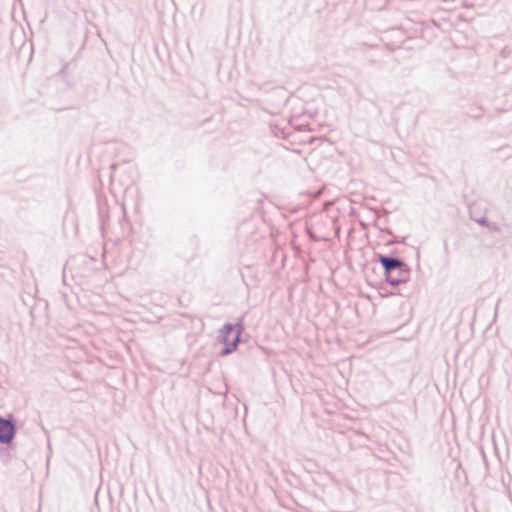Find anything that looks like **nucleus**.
<instances>
[{"label": "nucleus", "instance_id": "1", "mask_svg": "<svg viewBox=\"0 0 512 512\" xmlns=\"http://www.w3.org/2000/svg\"><path fill=\"white\" fill-rule=\"evenodd\" d=\"M17 433L16 422L13 417L0 416V444H8L13 441Z\"/></svg>", "mask_w": 512, "mask_h": 512}, {"label": "nucleus", "instance_id": "2", "mask_svg": "<svg viewBox=\"0 0 512 512\" xmlns=\"http://www.w3.org/2000/svg\"><path fill=\"white\" fill-rule=\"evenodd\" d=\"M236 328H237V324H235V325L232 323L224 324L223 327L219 331V336H218L219 342H224V341L230 340L229 337L236 330Z\"/></svg>", "mask_w": 512, "mask_h": 512}, {"label": "nucleus", "instance_id": "3", "mask_svg": "<svg viewBox=\"0 0 512 512\" xmlns=\"http://www.w3.org/2000/svg\"><path fill=\"white\" fill-rule=\"evenodd\" d=\"M380 263L383 265L386 271H391L394 268H397L401 265V262L394 258H388L385 256H380Z\"/></svg>", "mask_w": 512, "mask_h": 512}, {"label": "nucleus", "instance_id": "4", "mask_svg": "<svg viewBox=\"0 0 512 512\" xmlns=\"http://www.w3.org/2000/svg\"><path fill=\"white\" fill-rule=\"evenodd\" d=\"M244 330V327L241 323H238L237 324V328H236V333H235V336L233 337L231 341V344H232V347L236 348L238 347V344L241 342V334Z\"/></svg>", "mask_w": 512, "mask_h": 512}, {"label": "nucleus", "instance_id": "5", "mask_svg": "<svg viewBox=\"0 0 512 512\" xmlns=\"http://www.w3.org/2000/svg\"><path fill=\"white\" fill-rule=\"evenodd\" d=\"M222 343H223L224 346H223V348L221 349V351L219 353L220 356H227V355L233 353L236 350V348L232 347V344H231L230 340L224 341Z\"/></svg>", "mask_w": 512, "mask_h": 512}, {"label": "nucleus", "instance_id": "6", "mask_svg": "<svg viewBox=\"0 0 512 512\" xmlns=\"http://www.w3.org/2000/svg\"><path fill=\"white\" fill-rule=\"evenodd\" d=\"M271 131L278 138H282V139L287 138V133L285 131V128H281L278 125H271Z\"/></svg>", "mask_w": 512, "mask_h": 512}, {"label": "nucleus", "instance_id": "7", "mask_svg": "<svg viewBox=\"0 0 512 512\" xmlns=\"http://www.w3.org/2000/svg\"><path fill=\"white\" fill-rule=\"evenodd\" d=\"M111 169H112V170H115V169H116V165H112V166H111Z\"/></svg>", "mask_w": 512, "mask_h": 512}, {"label": "nucleus", "instance_id": "8", "mask_svg": "<svg viewBox=\"0 0 512 512\" xmlns=\"http://www.w3.org/2000/svg\"><path fill=\"white\" fill-rule=\"evenodd\" d=\"M110 178H111V180H113V178H114V173H112V174H111Z\"/></svg>", "mask_w": 512, "mask_h": 512}]
</instances>
